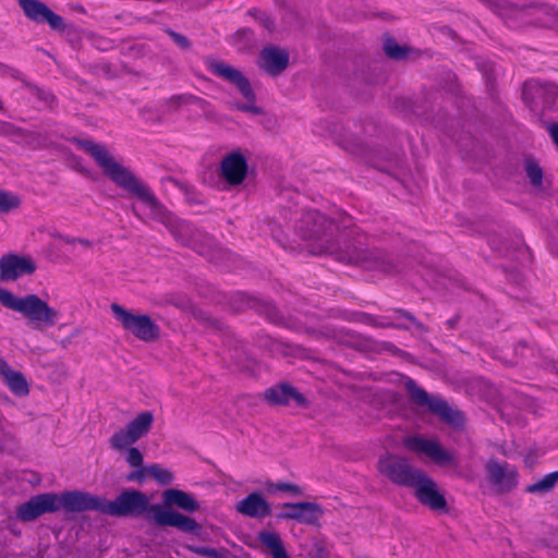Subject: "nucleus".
Wrapping results in <instances>:
<instances>
[{"instance_id": "36", "label": "nucleus", "mask_w": 558, "mask_h": 558, "mask_svg": "<svg viewBox=\"0 0 558 558\" xmlns=\"http://www.w3.org/2000/svg\"><path fill=\"white\" fill-rule=\"evenodd\" d=\"M146 476H149L148 472L146 471V466L142 465L141 468H136L135 471L128 474L126 481L142 483L145 481Z\"/></svg>"}, {"instance_id": "32", "label": "nucleus", "mask_w": 558, "mask_h": 558, "mask_svg": "<svg viewBox=\"0 0 558 558\" xmlns=\"http://www.w3.org/2000/svg\"><path fill=\"white\" fill-rule=\"evenodd\" d=\"M384 50L391 59H403L407 54L405 47L399 46L393 39L388 38L385 40Z\"/></svg>"}, {"instance_id": "17", "label": "nucleus", "mask_w": 558, "mask_h": 558, "mask_svg": "<svg viewBox=\"0 0 558 558\" xmlns=\"http://www.w3.org/2000/svg\"><path fill=\"white\" fill-rule=\"evenodd\" d=\"M155 521L161 526H173L178 530L197 535L201 532V525L193 519L173 510H157Z\"/></svg>"}, {"instance_id": "27", "label": "nucleus", "mask_w": 558, "mask_h": 558, "mask_svg": "<svg viewBox=\"0 0 558 558\" xmlns=\"http://www.w3.org/2000/svg\"><path fill=\"white\" fill-rule=\"evenodd\" d=\"M10 390L19 397L27 396L29 392L28 384L22 373L12 371L4 378Z\"/></svg>"}, {"instance_id": "12", "label": "nucleus", "mask_w": 558, "mask_h": 558, "mask_svg": "<svg viewBox=\"0 0 558 558\" xmlns=\"http://www.w3.org/2000/svg\"><path fill=\"white\" fill-rule=\"evenodd\" d=\"M57 511L64 509L68 512L98 511L102 513L104 498L89 493L71 490L57 494Z\"/></svg>"}, {"instance_id": "45", "label": "nucleus", "mask_w": 558, "mask_h": 558, "mask_svg": "<svg viewBox=\"0 0 558 558\" xmlns=\"http://www.w3.org/2000/svg\"><path fill=\"white\" fill-rule=\"evenodd\" d=\"M182 228H183V229H185V230H187V231H190V230H191V227H190L189 225H185V223H184V225H182Z\"/></svg>"}, {"instance_id": "33", "label": "nucleus", "mask_w": 558, "mask_h": 558, "mask_svg": "<svg viewBox=\"0 0 558 558\" xmlns=\"http://www.w3.org/2000/svg\"><path fill=\"white\" fill-rule=\"evenodd\" d=\"M525 171H526L527 178L530 179V181L533 185L538 186L542 184L543 171L538 165L529 160L526 162Z\"/></svg>"}, {"instance_id": "6", "label": "nucleus", "mask_w": 558, "mask_h": 558, "mask_svg": "<svg viewBox=\"0 0 558 558\" xmlns=\"http://www.w3.org/2000/svg\"><path fill=\"white\" fill-rule=\"evenodd\" d=\"M110 308L123 329L135 338L150 342L159 337V327L148 315L133 314L117 303L111 304Z\"/></svg>"}, {"instance_id": "19", "label": "nucleus", "mask_w": 558, "mask_h": 558, "mask_svg": "<svg viewBox=\"0 0 558 558\" xmlns=\"http://www.w3.org/2000/svg\"><path fill=\"white\" fill-rule=\"evenodd\" d=\"M265 399L274 405H306L305 397L288 384H279L265 390Z\"/></svg>"}, {"instance_id": "1", "label": "nucleus", "mask_w": 558, "mask_h": 558, "mask_svg": "<svg viewBox=\"0 0 558 558\" xmlns=\"http://www.w3.org/2000/svg\"><path fill=\"white\" fill-rule=\"evenodd\" d=\"M77 146L89 154L104 173L118 186L136 196L154 215L161 211V206L150 189L137 179L126 167L118 162L105 145L89 140H76Z\"/></svg>"}, {"instance_id": "34", "label": "nucleus", "mask_w": 558, "mask_h": 558, "mask_svg": "<svg viewBox=\"0 0 558 558\" xmlns=\"http://www.w3.org/2000/svg\"><path fill=\"white\" fill-rule=\"evenodd\" d=\"M125 460L132 468H141L143 465V454L135 447H130L126 449Z\"/></svg>"}, {"instance_id": "38", "label": "nucleus", "mask_w": 558, "mask_h": 558, "mask_svg": "<svg viewBox=\"0 0 558 558\" xmlns=\"http://www.w3.org/2000/svg\"><path fill=\"white\" fill-rule=\"evenodd\" d=\"M547 131H548L553 142L555 143V145L558 148V124L557 123L548 124Z\"/></svg>"}, {"instance_id": "14", "label": "nucleus", "mask_w": 558, "mask_h": 558, "mask_svg": "<svg viewBox=\"0 0 558 558\" xmlns=\"http://www.w3.org/2000/svg\"><path fill=\"white\" fill-rule=\"evenodd\" d=\"M57 501L54 493L36 495L17 508L16 515L23 522L33 521L44 513L56 512Z\"/></svg>"}, {"instance_id": "9", "label": "nucleus", "mask_w": 558, "mask_h": 558, "mask_svg": "<svg viewBox=\"0 0 558 558\" xmlns=\"http://www.w3.org/2000/svg\"><path fill=\"white\" fill-rule=\"evenodd\" d=\"M148 508L147 496L138 490H125L114 500L104 498L102 513L111 517H130L144 513Z\"/></svg>"}, {"instance_id": "39", "label": "nucleus", "mask_w": 558, "mask_h": 558, "mask_svg": "<svg viewBox=\"0 0 558 558\" xmlns=\"http://www.w3.org/2000/svg\"><path fill=\"white\" fill-rule=\"evenodd\" d=\"M170 35H171V37L173 38V40H174V41H175L180 47H182V48H186V47H189V40H187L184 36L180 35V34H178V33H174V32H171V33H170Z\"/></svg>"}, {"instance_id": "23", "label": "nucleus", "mask_w": 558, "mask_h": 558, "mask_svg": "<svg viewBox=\"0 0 558 558\" xmlns=\"http://www.w3.org/2000/svg\"><path fill=\"white\" fill-rule=\"evenodd\" d=\"M163 501L168 506H178L179 508L194 512L198 509L197 501L187 493L174 488L166 489L162 494Z\"/></svg>"}, {"instance_id": "2", "label": "nucleus", "mask_w": 558, "mask_h": 558, "mask_svg": "<svg viewBox=\"0 0 558 558\" xmlns=\"http://www.w3.org/2000/svg\"><path fill=\"white\" fill-rule=\"evenodd\" d=\"M296 232L313 254H335L339 250V226L317 210H307L302 215Z\"/></svg>"}, {"instance_id": "8", "label": "nucleus", "mask_w": 558, "mask_h": 558, "mask_svg": "<svg viewBox=\"0 0 558 558\" xmlns=\"http://www.w3.org/2000/svg\"><path fill=\"white\" fill-rule=\"evenodd\" d=\"M378 472L391 483L410 487L422 472L421 469L412 466L408 459L401 456L386 453L378 460Z\"/></svg>"}, {"instance_id": "10", "label": "nucleus", "mask_w": 558, "mask_h": 558, "mask_svg": "<svg viewBox=\"0 0 558 558\" xmlns=\"http://www.w3.org/2000/svg\"><path fill=\"white\" fill-rule=\"evenodd\" d=\"M153 422L154 415L151 412H141L124 428L116 432L110 437L109 442L111 448L118 451L130 448L149 432Z\"/></svg>"}, {"instance_id": "35", "label": "nucleus", "mask_w": 558, "mask_h": 558, "mask_svg": "<svg viewBox=\"0 0 558 558\" xmlns=\"http://www.w3.org/2000/svg\"><path fill=\"white\" fill-rule=\"evenodd\" d=\"M198 235L204 238L208 248H206V247H204L202 245H197L195 240H191L190 242H186V244L193 246V248L195 251H197L201 255L210 256L209 248H210V246L213 244V239L210 236H208V235H201V234H198Z\"/></svg>"}, {"instance_id": "44", "label": "nucleus", "mask_w": 558, "mask_h": 558, "mask_svg": "<svg viewBox=\"0 0 558 558\" xmlns=\"http://www.w3.org/2000/svg\"><path fill=\"white\" fill-rule=\"evenodd\" d=\"M347 220H349V219H348V218H345V219L342 221V223H343L344 228H347V227L349 226V221H347Z\"/></svg>"}, {"instance_id": "21", "label": "nucleus", "mask_w": 558, "mask_h": 558, "mask_svg": "<svg viewBox=\"0 0 558 558\" xmlns=\"http://www.w3.org/2000/svg\"><path fill=\"white\" fill-rule=\"evenodd\" d=\"M235 509L239 513L255 519L268 517L271 512L269 502L259 493H252L240 500Z\"/></svg>"}, {"instance_id": "26", "label": "nucleus", "mask_w": 558, "mask_h": 558, "mask_svg": "<svg viewBox=\"0 0 558 558\" xmlns=\"http://www.w3.org/2000/svg\"><path fill=\"white\" fill-rule=\"evenodd\" d=\"M380 327L409 328L416 325V319L407 312L396 311L392 316L383 317L378 323Z\"/></svg>"}, {"instance_id": "37", "label": "nucleus", "mask_w": 558, "mask_h": 558, "mask_svg": "<svg viewBox=\"0 0 558 558\" xmlns=\"http://www.w3.org/2000/svg\"><path fill=\"white\" fill-rule=\"evenodd\" d=\"M274 488L276 490H280V492H289L294 495L301 494L300 487L294 484H291V483L280 482V483L275 484Z\"/></svg>"}, {"instance_id": "43", "label": "nucleus", "mask_w": 558, "mask_h": 558, "mask_svg": "<svg viewBox=\"0 0 558 558\" xmlns=\"http://www.w3.org/2000/svg\"><path fill=\"white\" fill-rule=\"evenodd\" d=\"M183 99H185V97L183 96H178V97H174L173 100H177V101H182Z\"/></svg>"}, {"instance_id": "25", "label": "nucleus", "mask_w": 558, "mask_h": 558, "mask_svg": "<svg viewBox=\"0 0 558 558\" xmlns=\"http://www.w3.org/2000/svg\"><path fill=\"white\" fill-rule=\"evenodd\" d=\"M259 539L270 550L272 558H290L277 533L262 532Z\"/></svg>"}, {"instance_id": "31", "label": "nucleus", "mask_w": 558, "mask_h": 558, "mask_svg": "<svg viewBox=\"0 0 558 558\" xmlns=\"http://www.w3.org/2000/svg\"><path fill=\"white\" fill-rule=\"evenodd\" d=\"M558 481V471L545 475L538 482L529 485L526 492L529 493H545L550 490Z\"/></svg>"}, {"instance_id": "5", "label": "nucleus", "mask_w": 558, "mask_h": 558, "mask_svg": "<svg viewBox=\"0 0 558 558\" xmlns=\"http://www.w3.org/2000/svg\"><path fill=\"white\" fill-rule=\"evenodd\" d=\"M402 444L409 451L416 456H424L439 466L458 465L457 454L445 449L440 442L434 438H426L422 435H412L404 437Z\"/></svg>"}, {"instance_id": "16", "label": "nucleus", "mask_w": 558, "mask_h": 558, "mask_svg": "<svg viewBox=\"0 0 558 558\" xmlns=\"http://www.w3.org/2000/svg\"><path fill=\"white\" fill-rule=\"evenodd\" d=\"M24 14L36 23H48L53 29H60L63 26V20L60 15L53 13L44 2L39 0H17Z\"/></svg>"}, {"instance_id": "30", "label": "nucleus", "mask_w": 558, "mask_h": 558, "mask_svg": "<svg viewBox=\"0 0 558 558\" xmlns=\"http://www.w3.org/2000/svg\"><path fill=\"white\" fill-rule=\"evenodd\" d=\"M21 198L17 194L0 190V214H9L21 206Z\"/></svg>"}, {"instance_id": "40", "label": "nucleus", "mask_w": 558, "mask_h": 558, "mask_svg": "<svg viewBox=\"0 0 558 558\" xmlns=\"http://www.w3.org/2000/svg\"><path fill=\"white\" fill-rule=\"evenodd\" d=\"M13 369L10 367V365L2 359H0V375L3 377V379L11 373Z\"/></svg>"}, {"instance_id": "28", "label": "nucleus", "mask_w": 558, "mask_h": 558, "mask_svg": "<svg viewBox=\"0 0 558 558\" xmlns=\"http://www.w3.org/2000/svg\"><path fill=\"white\" fill-rule=\"evenodd\" d=\"M536 23L544 27H551L558 31V10L554 7L539 5L536 8Z\"/></svg>"}, {"instance_id": "11", "label": "nucleus", "mask_w": 558, "mask_h": 558, "mask_svg": "<svg viewBox=\"0 0 558 558\" xmlns=\"http://www.w3.org/2000/svg\"><path fill=\"white\" fill-rule=\"evenodd\" d=\"M410 487L414 489V496L422 506L435 512L448 511L445 495L439 489L436 481L424 471L420 473Z\"/></svg>"}, {"instance_id": "29", "label": "nucleus", "mask_w": 558, "mask_h": 558, "mask_svg": "<svg viewBox=\"0 0 558 558\" xmlns=\"http://www.w3.org/2000/svg\"><path fill=\"white\" fill-rule=\"evenodd\" d=\"M146 471L149 476L162 486L171 484L174 480V476L169 469L157 463L146 465Z\"/></svg>"}, {"instance_id": "24", "label": "nucleus", "mask_w": 558, "mask_h": 558, "mask_svg": "<svg viewBox=\"0 0 558 558\" xmlns=\"http://www.w3.org/2000/svg\"><path fill=\"white\" fill-rule=\"evenodd\" d=\"M527 90H534L541 97H544V101L547 106H556L558 102V86L556 84L530 82L524 86V96Z\"/></svg>"}, {"instance_id": "20", "label": "nucleus", "mask_w": 558, "mask_h": 558, "mask_svg": "<svg viewBox=\"0 0 558 558\" xmlns=\"http://www.w3.org/2000/svg\"><path fill=\"white\" fill-rule=\"evenodd\" d=\"M287 509L279 517L282 519L296 520L303 523H314L318 520L322 510L317 504L310 501L288 502L283 505Z\"/></svg>"}, {"instance_id": "7", "label": "nucleus", "mask_w": 558, "mask_h": 558, "mask_svg": "<svg viewBox=\"0 0 558 558\" xmlns=\"http://www.w3.org/2000/svg\"><path fill=\"white\" fill-rule=\"evenodd\" d=\"M208 70L214 75L232 83L239 89L242 96L247 100V104L238 105L239 110L254 114L262 112L260 108L254 105V92L248 80L242 74V72L221 61H210L208 63Z\"/></svg>"}, {"instance_id": "3", "label": "nucleus", "mask_w": 558, "mask_h": 558, "mask_svg": "<svg viewBox=\"0 0 558 558\" xmlns=\"http://www.w3.org/2000/svg\"><path fill=\"white\" fill-rule=\"evenodd\" d=\"M0 303L4 307L21 314L27 326L34 330L51 328L60 317L59 311L37 294L16 296L11 291L0 288Z\"/></svg>"}, {"instance_id": "42", "label": "nucleus", "mask_w": 558, "mask_h": 558, "mask_svg": "<svg viewBox=\"0 0 558 558\" xmlns=\"http://www.w3.org/2000/svg\"><path fill=\"white\" fill-rule=\"evenodd\" d=\"M265 26L266 28L271 29V23L268 21V19L266 20Z\"/></svg>"}, {"instance_id": "18", "label": "nucleus", "mask_w": 558, "mask_h": 558, "mask_svg": "<svg viewBox=\"0 0 558 558\" xmlns=\"http://www.w3.org/2000/svg\"><path fill=\"white\" fill-rule=\"evenodd\" d=\"M247 172V161L240 151H232L221 161V174L232 185L243 182Z\"/></svg>"}, {"instance_id": "47", "label": "nucleus", "mask_w": 558, "mask_h": 558, "mask_svg": "<svg viewBox=\"0 0 558 558\" xmlns=\"http://www.w3.org/2000/svg\"><path fill=\"white\" fill-rule=\"evenodd\" d=\"M242 34L246 35V34H251V32L247 29H244V31H242Z\"/></svg>"}, {"instance_id": "41", "label": "nucleus", "mask_w": 558, "mask_h": 558, "mask_svg": "<svg viewBox=\"0 0 558 558\" xmlns=\"http://www.w3.org/2000/svg\"><path fill=\"white\" fill-rule=\"evenodd\" d=\"M196 553L207 555V556H216V550L211 548H199Z\"/></svg>"}, {"instance_id": "15", "label": "nucleus", "mask_w": 558, "mask_h": 558, "mask_svg": "<svg viewBox=\"0 0 558 558\" xmlns=\"http://www.w3.org/2000/svg\"><path fill=\"white\" fill-rule=\"evenodd\" d=\"M36 270V264L29 256L5 254L0 258V279L14 281L23 276L32 275Z\"/></svg>"}, {"instance_id": "13", "label": "nucleus", "mask_w": 558, "mask_h": 558, "mask_svg": "<svg viewBox=\"0 0 558 558\" xmlns=\"http://www.w3.org/2000/svg\"><path fill=\"white\" fill-rule=\"evenodd\" d=\"M485 470L489 483L496 486L500 493L512 490L519 483L517 469L509 463L490 459L487 461Z\"/></svg>"}, {"instance_id": "46", "label": "nucleus", "mask_w": 558, "mask_h": 558, "mask_svg": "<svg viewBox=\"0 0 558 558\" xmlns=\"http://www.w3.org/2000/svg\"><path fill=\"white\" fill-rule=\"evenodd\" d=\"M132 209H133V213L135 214V216L140 217V214L137 213V210H136L135 206H133V208H132Z\"/></svg>"}, {"instance_id": "4", "label": "nucleus", "mask_w": 558, "mask_h": 558, "mask_svg": "<svg viewBox=\"0 0 558 558\" xmlns=\"http://www.w3.org/2000/svg\"><path fill=\"white\" fill-rule=\"evenodd\" d=\"M405 388L415 404L418 407H427L432 413L439 416V418L447 424H450L454 427L462 426L464 422L463 414L459 410L450 407L447 401L438 396H429L411 378L407 379Z\"/></svg>"}, {"instance_id": "22", "label": "nucleus", "mask_w": 558, "mask_h": 558, "mask_svg": "<svg viewBox=\"0 0 558 558\" xmlns=\"http://www.w3.org/2000/svg\"><path fill=\"white\" fill-rule=\"evenodd\" d=\"M289 54L279 48H264L259 56V66L271 75L281 73L288 65Z\"/></svg>"}]
</instances>
